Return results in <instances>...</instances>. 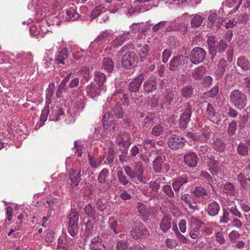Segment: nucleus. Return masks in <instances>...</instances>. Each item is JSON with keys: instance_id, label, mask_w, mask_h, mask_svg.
<instances>
[{"instance_id": "nucleus-34", "label": "nucleus", "mask_w": 250, "mask_h": 250, "mask_svg": "<svg viewBox=\"0 0 250 250\" xmlns=\"http://www.w3.org/2000/svg\"><path fill=\"white\" fill-rule=\"evenodd\" d=\"M103 67L108 72H111L114 67V63L112 59L108 57L103 58Z\"/></svg>"}, {"instance_id": "nucleus-45", "label": "nucleus", "mask_w": 250, "mask_h": 250, "mask_svg": "<svg viewBox=\"0 0 250 250\" xmlns=\"http://www.w3.org/2000/svg\"><path fill=\"white\" fill-rule=\"evenodd\" d=\"M188 223L189 228H201L203 224L200 220L193 216H190L188 218Z\"/></svg>"}, {"instance_id": "nucleus-7", "label": "nucleus", "mask_w": 250, "mask_h": 250, "mask_svg": "<svg viewBox=\"0 0 250 250\" xmlns=\"http://www.w3.org/2000/svg\"><path fill=\"white\" fill-rule=\"evenodd\" d=\"M210 132V130L208 128H204L195 134L191 132H188L187 136L195 141L203 143L206 142L209 138Z\"/></svg>"}, {"instance_id": "nucleus-29", "label": "nucleus", "mask_w": 250, "mask_h": 250, "mask_svg": "<svg viewBox=\"0 0 250 250\" xmlns=\"http://www.w3.org/2000/svg\"><path fill=\"white\" fill-rule=\"evenodd\" d=\"M116 144L121 146L128 147L130 145V141L128 134L124 136L119 135L116 139Z\"/></svg>"}, {"instance_id": "nucleus-2", "label": "nucleus", "mask_w": 250, "mask_h": 250, "mask_svg": "<svg viewBox=\"0 0 250 250\" xmlns=\"http://www.w3.org/2000/svg\"><path fill=\"white\" fill-rule=\"evenodd\" d=\"M113 113L117 118L123 117V110H111L105 112L103 116L102 121L104 129L109 132H114L117 131L119 126L115 124Z\"/></svg>"}, {"instance_id": "nucleus-31", "label": "nucleus", "mask_w": 250, "mask_h": 250, "mask_svg": "<svg viewBox=\"0 0 250 250\" xmlns=\"http://www.w3.org/2000/svg\"><path fill=\"white\" fill-rule=\"evenodd\" d=\"M68 58L67 50L63 48L56 55L55 61L57 64H64V61Z\"/></svg>"}, {"instance_id": "nucleus-56", "label": "nucleus", "mask_w": 250, "mask_h": 250, "mask_svg": "<svg viewBox=\"0 0 250 250\" xmlns=\"http://www.w3.org/2000/svg\"><path fill=\"white\" fill-rule=\"evenodd\" d=\"M74 147L76 149L75 153H77L78 157H82L84 150V147L81 144V142L75 141L74 142Z\"/></svg>"}, {"instance_id": "nucleus-27", "label": "nucleus", "mask_w": 250, "mask_h": 250, "mask_svg": "<svg viewBox=\"0 0 250 250\" xmlns=\"http://www.w3.org/2000/svg\"><path fill=\"white\" fill-rule=\"evenodd\" d=\"M183 56H179L174 57L169 64V69L175 71L178 69L183 63Z\"/></svg>"}, {"instance_id": "nucleus-49", "label": "nucleus", "mask_w": 250, "mask_h": 250, "mask_svg": "<svg viewBox=\"0 0 250 250\" xmlns=\"http://www.w3.org/2000/svg\"><path fill=\"white\" fill-rule=\"evenodd\" d=\"M156 144L155 140L148 138H145L140 145L145 148V150L147 148L154 147Z\"/></svg>"}, {"instance_id": "nucleus-21", "label": "nucleus", "mask_w": 250, "mask_h": 250, "mask_svg": "<svg viewBox=\"0 0 250 250\" xmlns=\"http://www.w3.org/2000/svg\"><path fill=\"white\" fill-rule=\"evenodd\" d=\"M81 170H74L72 169L69 171V179L71 181V187L76 188L79 185L81 180Z\"/></svg>"}, {"instance_id": "nucleus-51", "label": "nucleus", "mask_w": 250, "mask_h": 250, "mask_svg": "<svg viewBox=\"0 0 250 250\" xmlns=\"http://www.w3.org/2000/svg\"><path fill=\"white\" fill-rule=\"evenodd\" d=\"M117 175L119 182L121 185L126 186L129 183V180L122 171H118Z\"/></svg>"}, {"instance_id": "nucleus-37", "label": "nucleus", "mask_w": 250, "mask_h": 250, "mask_svg": "<svg viewBox=\"0 0 250 250\" xmlns=\"http://www.w3.org/2000/svg\"><path fill=\"white\" fill-rule=\"evenodd\" d=\"M89 162L90 166L93 168H97L101 165L102 162L104 158V156H102L100 159H96L90 153H88Z\"/></svg>"}, {"instance_id": "nucleus-20", "label": "nucleus", "mask_w": 250, "mask_h": 250, "mask_svg": "<svg viewBox=\"0 0 250 250\" xmlns=\"http://www.w3.org/2000/svg\"><path fill=\"white\" fill-rule=\"evenodd\" d=\"M128 32H124L117 36L112 42L110 49L115 51L116 49L121 46L126 40Z\"/></svg>"}, {"instance_id": "nucleus-25", "label": "nucleus", "mask_w": 250, "mask_h": 250, "mask_svg": "<svg viewBox=\"0 0 250 250\" xmlns=\"http://www.w3.org/2000/svg\"><path fill=\"white\" fill-rule=\"evenodd\" d=\"M208 165L209 167L208 170L213 175H216L222 171L219 163L214 159H210L208 163Z\"/></svg>"}, {"instance_id": "nucleus-52", "label": "nucleus", "mask_w": 250, "mask_h": 250, "mask_svg": "<svg viewBox=\"0 0 250 250\" xmlns=\"http://www.w3.org/2000/svg\"><path fill=\"white\" fill-rule=\"evenodd\" d=\"M193 194L197 197H202L207 194L206 190L201 186L196 187L192 191Z\"/></svg>"}, {"instance_id": "nucleus-13", "label": "nucleus", "mask_w": 250, "mask_h": 250, "mask_svg": "<svg viewBox=\"0 0 250 250\" xmlns=\"http://www.w3.org/2000/svg\"><path fill=\"white\" fill-rule=\"evenodd\" d=\"M85 90L89 97L95 99L100 95L104 89L94 83H91L87 85Z\"/></svg>"}, {"instance_id": "nucleus-26", "label": "nucleus", "mask_w": 250, "mask_h": 250, "mask_svg": "<svg viewBox=\"0 0 250 250\" xmlns=\"http://www.w3.org/2000/svg\"><path fill=\"white\" fill-rule=\"evenodd\" d=\"M206 210L209 215L215 216L220 211V206L216 202L213 201L208 205Z\"/></svg>"}, {"instance_id": "nucleus-58", "label": "nucleus", "mask_w": 250, "mask_h": 250, "mask_svg": "<svg viewBox=\"0 0 250 250\" xmlns=\"http://www.w3.org/2000/svg\"><path fill=\"white\" fill-rule=\"evenodd\" d=\"M80 76L83 77L84 80L88 81L90 79V70L87 67H82L78 72Z\"/></svg>"}, {"instance_id": "nucleus-48", "label": "nucleus", "mask_w": 250, "mask_h": 250, "mask_svg": "<svg viewBox=\"0 0 250 250\" xmlns=\"http://www.w3.org/2000/svg\"><path fill=\"white\" fill-rule=\"evenodd\" d=\"M217 13L216 11H211L208 18L207 26L212 27L217 19Z\"/></svg>"}, {"instance_id": "nucleus-53", "label": "nucleus", "mask_w": 250, "mask_h": 250, "mask_svg": "<svg viewBox=\"0 0 250 250\" xmlns=\"http://www.w3.org/2000/svg\"><path fill=\"white\" fill-rule=\"evenodd\" d=\"M214 148L218 151H222L225 147V145L222 140L220 139L217 138L214 141L213 144Z\"/></svg>"}, {"instance_id": "nucleus-46", "label": "nucleus", "mask_w": 250, "mask_h": 250, "mask_svg": "<svg viewBox=\"0 0 250 250\" xmlns=\"http://www.w3.org/2000/svg\"><path fill=\"white\" fill-rule=\"evenodd\" d=\"M205 71V67H199L193 71L192 76L195 80H200L203 77Z\"/></svg>"}, {"instance_id": "nucleus-54", "label": "nucleus", "mask_w": 250, "mask_h": 250, "mask_svg": "<svg viewBox=\"0 0 250 250\" xmlns=\"http://www.w3.org/2000/svg\"><path fill=\"white\" fill-rule=\"evenodd\" d=\"M68 217L69 219V225H78L77 222L78 221L79 216L76 212L72 211L69 214Z\"/></svg>"}, {"instance_id": "nucleus-11", "label": "nucleus", "mask_w": 250, "mask_h": 250, "mask_svg": "<svg viewBox=\"0 0 250 250\" xmlns=\"http://www.w3.org/2000/svg\"><path fill=\"white\" fill-rule=\"evenodd\" d=\"M185 142V138L177 135H173L168 139L167 144L171 149L176 150L182 147Z\"/></svg>"}, {"instance_id": "nucleus-35", "label": "nucleus", "mask_w": 250, "mask_h": 250, "mask_svg": "<svg viewBox=\"0 0 250 250\" xmlns=\"http://www.w3.org/2000/svg\"><path fill=\"white\" fill-rule=\"evenodd\" d=\"M78 115L79 113L76 110H66V114L64 113V116H65V121L67 124L73 123Z\"/></svg>"}, {"instance_id": "nucleus-12", "label": "nucleus", "mask_w": 250, "mask_h": 250, "mask_svg": "<svg viewBox=\"0 0 250 250\" xmlns=\"http://www.w3.org/2000/svg\"><path fill=\"white\" fill-rule=\"evenodd\" d=\"M176 21H177L176 20L170 22L167 21H160L153 26V30L156 32L160 29H162L165 27H167L168 30H176L180 28V26Z\"/></svg>"}, {"instance_id": "nucleus-59", "label": "nucleus", "mask_w": 250, "mask_h": 250, "mask_svg": "<svg viewBox=\"0 0 250 250\" xmlns=\"http://www.w3.org/2000/svg\"><path fill=\"white\" fill-rule=\"evenodd\" d=\"M164 192L170 198H173L175 196L174 192L169 185H166L163 187Z\"/></svg>"}, {"instance_id": "nucleus-44", "label": "nucleus", "mask_w": 250, "mask_h": 250, "mask_svg": "<svg viewBox=\"0 0 250 250\" xmlns=\"http://www.w3.org/2000/svg\"><path fill=\"white\" fill-rule=\"evenodd\" d=\"M193 93V88L189 85L185 86L181 90V94L185 98L191 97Z\"/></svg>"}, {"instance_id": "nucleus-17", "label": "nucleus", "mask_w": 250, "mask_h": 250, "mask_svg": "<svg viewBox=\"0 0 250 250\" xmlns=\"http://www.w3.org/2000/svg\"><path fill=\"white\" fill-rule=\"evenodd\" d=\"M73 243V239L68 236L62 235L58 239L57 249H62L64 250H69L68 248Z\"/></svg>"}, {"instance_id": "nucleus-62", "label": "nucleus", "mask_w": 250, "mask_h": 250, "mask_svg": "<svg viewBox=\"0 0 250 250\" xmlns=\"http://www.w3.org/2000/svg\"><path fill=\"white\" fill-rule=\"evenodd\" d=\"M163 131V127L160 125H157L152 128L151 133L155 136H158L161 134Z\"/></svg>"}, {"instance_id": "nucleus-18", "label": "nucleus", "mask_w": 250, "mask_h": 250, "mask_svg": "<svg viewBox=\"0 0 250 250\" xmlns=\"http://www.w3.org/2000/svg\"><path fill=\"white\" fill-rule=\"evenodd\" d=\"M243 0H226L223 3V8L219 11V14L222 11L224 12V9L226 8H233L232 10L229 12V14L232 13L237 10L242 3Z\"/></svg>"}, {"instance_id": "nucleus-63", "label": "nucleus", "mask_w": 250, "mask_h": 250, "mask_svg": "<svg viewBox=\"0 0 250 250\" xmlns=\"http://www.w3.org/2000/svg\"><path fill=\"white\" fill-rule=\"evenodd\" d=\"M149 187L154 192H157L160 188V181L158 180H156L153 181H150L149 183Z\"/></svg>"}, {"instance_id": "nucleus-28", "label": "nucleus", "mask_w": 250, "mask_h": 250, "mask_svg": "<svg viewBox=\"0 0 250 250\" xmlns=\"http://www.w3.org/2000/svg\"><path fill=\"white\" fill-rule=\"evenodd\" d=\"M185 111L180 116L179 124L181 128L185 129L187 127L188 122L190 121L191 115L190 110H185Z\"/></svg>"}, {"instance_id": "nucleus-15", "label": "nucleus", "mask_w": 250, "mask_h": 250, "mask_svg": "<svg viewBox=\"0 0 250 250\" xmlns=\"http://www.w3.org/2000/svg\"><path fill=\"white\" fill-rule=\"evenodd\" d=\"M112 36V33L111 31L106 30L102 32L97 39L94 40L93 43L98 45H101L102 47H103L109 42Z\"/></svg>"}, {"instance_id": "nucleus-61", "label": "nucleus", "mask_w": 250, "mask_h": 250, "mask_svg": "<svg viewBox=\"0 0 250 250\" xmlns=\"http://www.w3.org/2000/svg\"><path fill=\"white\" fill-rule=\"evenodd\" d=\"M185 206L189 211L193 212L198 209L197 204L193 201V199L187 203Z\"/></svg>"}, {"instance_id": "nucleus-3", "label": "nucleus", "mask_w": 250, "mask_h": 250, "mask_svg": "<svg viewBox=\"0 0 250 250\" xmlns=\"http://www.w3.org/2000/svg\"><path fill=\"white\" fill-rule=\"evenodd\" d=\"M131 48V45L125 44L124 45L118 52L119 55L122 56V65L126 69H130L136 62L135 53L129 51Z\"/></svg>"}, {"instance_id": "nucleus-64", "label": "nucleus", "mask_w": 250, "mask_h": 250, "mask_svg": "<svg viewBox=\"0 0 250 250\" xmlns=\"http://www.w3.org/2000/svg\"><path fill=\"white\" fill-rule=\"evenodd\" d=\"M128 246V242L125 240H122L118 242L116 248L117 250H125Z\"/></svg>"}, {"instance_id": "nucleus-39", "label": "nucleus", "mask_w": 250, "mask_h": 250, "mask_svg": "<svg viewBox=\"0 0 250 250\" xmlns=\"http://www.w3.org/2000/svg\"><path fill=\"white\" fill-rule=\"evenodd\" d=\"M227 62L224 59H221L218 63L217 69L215 74L217 77H221L226 70Z\"/></svg>"}, {"instance_id": "nucleus-32", "label": "nucleus", "mask_w": 250, "mask_h": 250, "mask_svg": "<svg viewBox=\"0 0 250 250\" xmlns=\"http://www.w3.org/2000/svg\"><path fill=\"white\" fill-rule=\"evenodd\" d=\"M171 228V219L167 216H164L162 219L160 225V229L164 232H166Z\"/></svg>"}, {"instance_id": "nucleus-50", "label": "nucleus", "mask_w": 250, "mask_h": 250, "mask_svg": "<svg viewBox=\"0 0 250 250\" xmlns=\"http://www.w3.org/2000/svg\"><path fill=\"white\" fill-rule=\"evenodd\" d=\"M108 175L109 171L108 169L106 168H104L99 174L98 177V182L101 184L105 183L106 182V178Z\"/></svg>"}, {"instance_id": "nucleus-57", "label": "nucleus", "mask_w": 250, "mask_h": 250, "mask_svg": "<svg viewBox=\"0 0 250 250\" xmlns=\"http://www.w3.org/2000/svg\"><path fill=\"white\" fill-rule=\"evenodd\" d=\"M237 153L242 156H245L248 153V147L243 143H240L237 147Z\"/></svg>"}, {"instance_id": "nucleus-22", "label": "nucleus", "mask_w": 250, "mask_h": 250, "mask_svg": "<svg viewBox=\"0 0 250 250\" xmlns=\"http://www.w3.org/2000/svg\"><path fill=\"white\" fill-rule=\"evenodd\" d=\"M184 162L186 165L189 167H195L197 166L198 158L197 155L193 152L188 153L185 155Z\"/></svg>"}, {"instance_id": "nucleus-24", "label": "nucleus", "mask_w": 250, "mask_h": 250, "mask_svg": "<svg viewBox=\"0 0 250 250\" xmlns=\"http://www.w3.org/2000/svg\"><path fill=\"white\" fill-rule=\"evenodd\" d=\"M136 208L137 211L142 217L144 221H146L148 219L150 213L149 208L146 207L145 204L141 202L137 203Z\"/></svg>"}, {"instance_id": "nucleus-9", "label": "nucleus", "mask_w": 250, "mask_h": 250, "mask_svg": "<svg viewBox=\"0 0 250 250\" xmlns=\"http://www.w3.org/2000/svg\"><path fill=\"white\" fill-rule=\"evenodd\" d=\"M206 56V53L203 48L195 47L190 53V60L192 63L198 64L205 60Z\"/></svg>"}, {"instance_id": "nucleus-55", "label": "nucleus", "mask_w": 250, "mask_h": 250, "mask_svg": "<svg viewBox=\"0 0 250 250\" xmlns=\"http://www.w3.org/2000/svg\"><path fill=\"white\" fill-rule=\"evenodd\" d=\"M200 228H189V235L192 239H195L200 235Z\"/></svg>"}, {"instance_id": "nucleus-4", "label": "nucleus", "mask_w": 250, "mask_h": 250, "mask_svg": "<svg viewBox=\"0 0 250 250\" xmlns=\"http://www.w3.org/2000/svg\"><path fill=\"white\" fill-rule=\"evenodd\" d=\"M124 170L125 174L134 182L137 183L136 181L141 183L146 182V178L144 176V167L141 164L135 163L133 169L129 166H125Z\"/></svg>"}, {"instance_id": "nucleus-30", "label": "nucleus", "mask_w": 250, "mask_h": 250, "mask_svg": "<svg viewBox=\"0 0 250 250\" xmlns=\"http://www.w3.org/2000/svg\"><path fill=\"white\" fill-rule=\"evenodd\" d=\"M204 16L203 14H193L191 16V25L193 27H199L204 20Z\"/></svg>"}, {"instance_id": "nucleus-5", "label": "nucleus", "mask_w": 250, "mask_h": 250, "mask_svg": "<svg viewBox=\"0 0 250 250\" xmlns=\"http://www.w3.org/2000/svg\"><path fill=\"white\" fill-rule=\"evenodd\" d=\"M48 117L50 121H58L64 117V112L63 110H42L40 122L36 124L35 129L42 126Z\"/></svg>"}, {"instance_id": "nucleus-23", "label": "nucleus", "mask_w": 250, "mask_h": 250, "mask_svg": "<svg viewBox=\"0 0 250 250\" xmlns=\"http://www.w3.org/2000/svg\"><path fill=\"white\" fill-rule=\"evenodd\" d=\"M136 49L139 53L141 61L144 62L149 52V46L145 43H138L136 46Z\"/></svg>"}, {"instance_id": "nucleus-40", "label": "nucleus", "mask_w": 250, "mask_h": 250, "mask_svg": "<svg viewBox=\"0 0 250 250\" xmlns=\"http://www.w3.org/2000/svg\"><path fill=\"white\" fill-rule=\"evenodd\" d=\"M222 190L224 192L229 195H234L237 192L235 187L231 183H226L224 185Z\"/></svg>"}, {"instance_id": "nucleus-6", "label": "nucleus", "mask_w": 250, "mask_h": 250, "mask_svg": "<svg viewBox=\"0 0 250 250\" xmlns=\"http://www.w3.org/2000/svg\"><path fill=\"white\" fill-rule=\"evenodd\" d=\"M229 99L231 104L239 109H243L247 103L246 95L238 89H235L230 92Z\"/></svg>"}, {"instance_id": "nucleus-43", "label": "nucleus", "mask_w": 250, "mask_h": 250, "mask_svg": "<svg viewBox=\"0 0 250 250\" xmlns=\"http://www.w3.org/2000/svg\"><path fill=\"white\" fill-rule=\"evenodd\" d=\"M237 65L244 70H249L250 67V64L245 57H241L238 59Z\"/></svg>"}, {"instance_id": "nucleus-42", "label": "nucleus", "mask_w": 250, "mask_h": 250, "mask_svg": "<svg viewBox=\"0 0 250 250\" xmlns=\"http://www.w3.org/2000/svg\"><path fill=\"white\" fill-rule=\"evenodd\" d=\"M163 160L161 157H157L153 161V167L154 170L158 173L162 172L163 169Z\"/></svg>"}, {"instance_id": "nucleus-47", "label": "nucleus", "mask_w": 250, "mask_h": 250, "mask_svg": "<svg viewBox=\"0 0 250 250\" xmlns=\"http://www.w3.org/2000/svg\"><path fill=\"white\" fill-rule=\"evenodd\" d=\"M29 32L32 36L37 37V38H43V35L41 34L40 27L38 28L36 24H33L30 27Z\"/></svg>"}, {"instance_id": "nucleus-19", "label": "nucleus", "mask_w": 250, "mask_h": 250, "mask_svg": "<svg viewBox=\"0 0 250 250\" xmlns=\"http://www.w3.org/2000/svg\"><path fill=\"white\" fill-rule=\"evenodd\" d=\"M41 14V17H38L37 18L38 20H40V19H42L41 24H39L40 26V29L41 31V34L43 35V37H44V35L45 33H47L48 32H49L51 29V27L50 25H49L48 22L45 20H43V18L46 17L47 16V14L46 12L44 13L41 12H38L37 15Z\"/></svg>"}, {"instance_id": "nucleus-1", "label": "nucleus", "mask_w": 250, "mask_h": 250, "mask_svg": "<svg viewBox=\"0 0 250 250\" xmlns=\"http://www.w3.org/2000/svg\"><path fill=\"white\" fill-rule=\"evenodd\" d=\"M129 100L126 94L121 89L116 90L112 97L108 98L104 104L105 109H125L127 107Z\"/></svg>"}, {"instance_id": "nucleus-60", "label": "nucleus", "mask_w": 250, "mask_h": 250, "mask_svg": "<svg viewBox=\"0 0 250 250\" xmlns=\"http://www.w3.org/2000/svg\"><path fill=\"white\" fill-rule=\"evenodd\" d=\"M84 212L88 216L93 217L96 215V210L90 204L87 205L84 208Z\"/></svg>"}, {"instance_id": "nucleus-41", "label": "nucleus", "mask_w": 250, "mask_h": 250, "mask_svg": "<svg viewBox=\"0 0 250 250\" xmlns=\"http://www.w3.org/2000/svg\"><path fill=\"white\" fill-rule=\"evenodd\" d=\"M105 246L104 244L102 243V239L99 236H96L91 241L90 249V250L97 249L101 248V246Z\"/></svg>"}, {"instance_id": "nucleus-16", "label": "nucleus", "mask_w": 250, "mask_h": 250, "mask_svg": "<svg viewBox=\"0 0 250 250\" xmlns=\"http://www.w3.org/2000/svg\"><path fill=\"white\" fill-rule=\"evenodd\" d=\"M188 177L187 174H183L172 180V187L175 192L179 191L180 188L188 182Z\"/></svg>"}, {"instance_id": "nucleus-33", "label": "nucleus", "mask_w": 250, "mask_h": 250, "mask_svg": "<svg viewBox=\"0 0 250 250\" xmlns=\"http://www.w3.org/2000/svg\"><path fill=\"white\" fill-rule=\"evenodd\" d=\"M94 81L98 85L104 89V84L106 81V76L104 73L100 71H96L95 73Z\"/></svg>"}, {"instance_id": "nucleus-36", "label": "nucleus", "mask_w": 250, "mask_h": 250, "mask_svg": "<svg viewBox=\"0 0 250 250\" xmlns=\"http://www.w3.org/2000/svg\"><path fill=\"white\" fill-rule=\"evenodd\" d=\"M80 17V14L76 11L71 8L66 11V17L65 21H74Z\"/></svg>"}, {"instance_id": "nucleus-8", "label": "nucleus", "mask_w": 250, "mask_h": 250, "mask_svg": "<svg viewBox=\"0 0 250 250\" xmlns=\"http://www.w3.org/2000/svg\"><path fill=\"white\" fill-rule=\"evenodd\" d=\"M148 234V232L141 223L133 224L130 230V235L136 239L142 238Z\"/></svg>"}, {"instance_id": "nucleus-38", "label": "nucleus", "mask_w": 250, "mask_h": 250, "mask_svg": "<svg viewBox=\"0 0 250 250\" xmlns=\"http://www.w3.org/2000/svg\"><path fill=\"white\" fill-rule=\"evenodd\" d=\"M207 42L208 46L209 53L211 55V59H213L216 54L215 37L211 36L208 37Z\"/></svg>"}, {"instance_id": "nucleus-10", "label": "nucleus", "mask_w": 250, "mask_h": 250, "mask_svg": "<svg viewBox=\"0 0 250 250\" xmlns=\"http://www.w3.org/2000/svg\"><path fill=\"white\" fill-rule=\"evenodd\" d=\"M143 77L142 75H139L138 77L134 79L132 82L130 83L128 85V88L131 92L136 93L139 89L141 84L142 83ZM132 99L136 102V101H139L140 95H138V97L136 93L134 95H132Z\"/></svg>"}, {"instance_id": "nucleus-14", "label": "nucleus", "mask_w": 250, "mask_h": 250, "mask_svg": "<svg viewBox=\"0 0 250 250\" xmlns=\"http://www.w3.org/2000/svg\"><path fill=\"white\" fill-rule=\"evenodd\" d=\"M157 78L154 76L149 77L144 83L143 88L146 93H151L156 90Z\"/></svg>"}]
</instances>
